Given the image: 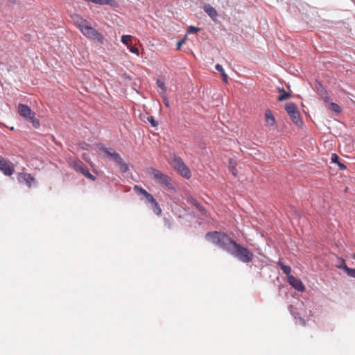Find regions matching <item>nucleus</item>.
Returning a JSON list of instances; mask_svg holds the SVG:
<instances>
[{
    "instance_id": "nucleus-1",
    "label": "nucleus",
    "mask_w": 355,
    "mask_h": 355,
    "mask_svg": "<svg viewBox=\"0 0 355 355\" xmlns=\"http://www.w3.org/2000/svg\"><path fill=\"white\" fill-rule=\"evenodd\" d=\"M207 237L218 247L237 258L243 263H249L253 259V253L248 248L236 243L227 234L218 232H208Z\"/></svg>"
},
{
    "instance_id": "nucleus-2",
    "label": "nucleus",
    "mask_w": 355,
    "mask_h": 355,
    "mask_svg": "<svg viewBox=\"0 0 355 355\" xmlns=\"http://www.w3.org/2000/svg\"><path fill=\"white\" fill-rule=\"evenodd\" d=\"M71 19L76 26L86 37L97 41L99 44L104 43V37L97 30L92 27L89 22L79 15H73Z\"/></svg>"
},
{
    "instance_id": "nucleus-3",
    "label": "nucleus",
    "mask_w": 355,
    "mask_h": 355,
    "mask_svg": "<svg viewBox=\"0 0 355 355\" xmlns=\"http://www.w3.org/2000/svg\"><path fill=\"white\" fill-rule=\"evenodd\" d=\"M148 174L152 179L156 181L157 183L164 185L168 189L175 190V186L172 178L163 173L159 170L150 168L148 169Z\"/></svg>"
},
{
    "instance_id": "nucleus-4",
    "label": "nucleus",
    "mask_w": 355,
    "mask_h": 355,
    "mask_svg": "<svg viewBox=\"0 0 355 355\" xmlns=\"http://www.w3.org/2000/svg\"><path fill=\"white\" fill-rule=\"evenodd\" d=\"M18 112L21 116L32 123L34 128H39L40 121L35 118V113L33 112L28 105L21 103L19 104Z\"/></svg>"
},
{
    "instance_id": "nucleus-5",
    "label": "nucleus",
    "mask_w": 355,
    "mask_h": 355,
    "mask_svg": "<svg viewBox=\"0 0 355 355\" xmlns=\"http://www.w3.org/2000/svg\"><path fill=\"white\" fill-rule=\"evenodd\" d=\"M172 164L174 168L182 177L189 179L191 177V172L189 168L184 163L182 159L178 156L173 155Z\"/></svg>"
},
{
    "instance_id": "nucleus-6",
    "label": "nucleus",
    "mask_w": 355,
    "mask_h": 355,
    "mask_svg": "<svg viewBox=\"0 0 355 355\" xmlns=\"http://www.w3.org/2000/svg\"><path fill=\"white\" fill-rule=\"evenodd\" d=\"M285 109L294 123L299 126L302 124V121L300 118V112L294 103H286L285 105Z\"/></svg>"
},
{
    "instance_id": "nucleus-7",
    "label": "nucleus",
    "mask_w": 355,
    "mask_h": 355,
    "mask_svg": "<svg viewBox=\"0 0 355 355\" xmlns=\"http://www.w3.org/2000/svg\"><path fill=\"white\" fill-rule=\"evenodd\" d=\"M0 171L5 175L10 176L15 172V166L10 161L2 157L0 159Z\"/></svg>"
},
{
    "instance_id": "nucleus-8",
    "label": "nucleus",
    "mask_w": 355,
    "mask_h": 355,
    "mask_svg": "<svg viewBox=\"0 0 355 355\" xmlns=\"http://www.w3.org/2000/svg\"><path fill=\"white\" fill-rule=\"evenodd\" d=\"M73 167L76 171L81 173L85 177L92 180L95 179L94 176L89 173L87 168L85 167V166L81 161H74L73 163Z\"/></svg>"
},
{
    "instance_id": "nucleus-9",
    "label": "nucleus",
    "mask_w": 355,
    "mask_h": 355,
    "mask_svg": "<svg viewBox=\"0 0 355 355\" xmlns=\"http://www.w3.org/2000/svg\"><path fill=\"white\" fill-rule=\"evenodd\" d=\"M287 279L289 284L297 291L304 292L305 291V286L300 279L293 275H289Z\"/></svg>"
},
{
    "instance_id": "nucleus-10",
    "label": "nucleus",
    "mask_w": 355,
    "mask_h": 355,
    "mask_svg": "<svg viewBox=\"0 0 355 355\" xmlns=\"http://www.w3.org/2000/svg\"><path fill=\"white\" fill-rule=\"evenodd\" d=\"M19 182L25 183L28 187L32 186V183L35 182V179L30 173H21L18 175Z\"/></svg>"
},
{
    "instance_id": "nucleus-11",
    "label": "nucleus",
    "mask_w": 355,
    "mask_h": 355,
    "mask_svg": "<svg viewBox=\"0 0 355 355\" xmlns=\"http://www.w3.org/2000/svg\"><path fill=\"white\" fill-rule=\"evenodd\" d=\"M203 10L214 21H216L218 17V12L213 6L209 3H205L203 6Z\"/></svg>"
},
{
    "instance_id": "nucleus-12",
    "label": "nucleus",
    "mask_w": 355,
    "mask_h": 355,
    "mask_svg": "<svg viewBox=\"0 0 355 355\" xmlns=\"http://www.w3.org/2000/svg\"><path fill=\"white\" fill-rule=\"evenodd\" d=\"M101 150L104 152L108 157H111L115 162H121V156L119 153H116L113 149H108L102 147Z\"/></svg>"
},
{
    "instance_id": "nucleus-13",
    "label": "nucleus",
    "mask_w": 355,
    "mask_h": 355,
    "mask_svg": "<svg viewBox=\"0 0 355 355\" xmlns=\"http://www.w3.org/2000/svg\"><path fill=\"white\" fill-rule=\"evenodd\" d=\"M265 120L267 125L270 127H275L276 125L275 118L270 110H267L265 112Z\"/></svg>"
},
{
    "instance_id": "nucleus-14",
    "label": "nucleus",
    "mask_w": 355,
    "mask_h": 355,
    "mask_svg": "<svg viewBox=\"0 0 355 355\" xmlns=\"http://www.w3.org/2000/svg\"><path fill=\"white\" fill-rule=\"evenodd\" d=\"M278 91L281 93L277 98L278 101H283L291 97V94L289 92H286L284 89L278 88Z\"/></svg>"
},
{
    "instance_id": "nucleus-15",
    "label": "nucleus",
    "mask_w": 355,
    "mask_h": 355,
    "mask_svg": "<svg viewBox=\"0 0 355 355\" xmlns=\"http://www.w3.org/2000/svg\"><path fill=\"white\" fill-rule=\"evenodd\" d=\"M215 69L219 71L221 74V76H222V80L224 83H227V81H228V76L225 73L223 67L219 64H217L215 67Z\"/></svg>"
},
{
    "instance_id": "nucleus-16",
    "label": "nucleus",
    "mask_w": 355,
    "mask_h": 355,
    "mask_svg": "<svg viewBox=\"0 0 355 355\" xmlns=\"http://www.w3.org/2000/svg\"><path fill=\"white\" fill-rule=\"evenodd\" d=\"M187 201L198 208L202 213H204L205 209L200 205V203L194 199L192 196L188 198Z\"/></svg>"
},
{
    "instance_id": "nucleus-17",
    "label": "nucleus",
    "mask_w": 355,
    "mask_h": 355,
    "mask_svg": "<svg viewBox=\"0 0 355 355\" xmlns=\"http://www.w3.org/2000/svg\"><path fill=\"white\" fill-rule=\"evenodd\" d=\"M279 266H280L281 269L287 275V277L289 275H291V268L289 266L284 265L281 261L278 262Z\"/></svg>"
},
{
    "instance_id": "nucleus-18",
    "label": "nucleus",
    "mask_w": 355,
    "mask_h": 355,
    "mask_svg": "<svg viewBox=\"0 0 355 355\" xmlns=\"http://www.w3.org/2000/svg\"><path fill=\"white\" fill-rule=\"evenodd\" d=\"M151 205H152V209H153V212L157 216L161 215L162 209L160 208L157 200H155L154 202H152Z\"/></svg>"
},
{
    "instance_id": "nucleus-19",
    "label": "nucleus",
    "mask_w": 355,
    "mask_h": 355,
    "mask_svg": "<svg viewBox=\"0 0 355 355\" xmlns=\"http://www.w3.org/2000/svg\"><path fill=\"white\" fill-rule=\"evenodd\" d=\"M236 162H234L232 159H230V163H229V169H230V171L232 173V174L234 176H236L237 175V170H236Z\"/></svg>"
},
{
    "instance_id": "nucleus-20",
    "label": "nucleus",
    "mask_w": 355,
    "mask_h": 355,
    "mask_svg": "<svg viewBox=\"0 0 355 355\" xmlns=\"http://www.w3.org/2000/svg\"><path fill=\"white\" fill-rule=\"evenodd\" d=\"M342 268L345 271V272L347 274V275L355 278V268H350L347 267L345 263Z\"/></svg>"
},
{
    "instance_id": "nucleus-21",
    "label": "nucleus",
    "mask_w": 355,
    "mask_h": 355,
    "mask_svg": "<svg viewBox=\"0 0 355 355\" xmlns=\"http://www.w3.org/2000/svg\"><path fill=\"white\" fill-rule=\"evenodd\" d=\"M133 189L137 194L142 195L144 196L147 193V191L144 189L141 188L138 185H135Z\"/></svg>"
},
{
    "instance_id": "nucleus-22",
    "label": "nucleus",
    "mask_w": 355,
    "mask_h": 355,
    "mask_svg": "<svg viewBox=\"0 0 355 355\" xmlns=\"http://www.w3.org/2000/svg\"><path fill=\"white\" fill-rule=\"evenodd\" d=\"M116 163L119 164L120 169L123 173H125L128 171V170L129 168L128 166V164H126L125 163H124L123 162V159L121 157V162H116Z\"/></svg>"
},
{
    "instance_id": "nucleus-23",
    "label": "nucleus",
    "mask_w": 355,
    "mask_h": 355,
    "mask_svg": "<svg viewBox=\"0 0 355 355\" xmlns=\"http://www.w3.org/2000/svg\"><path fill=\"white\" fill-rule=\"evenodd\" d=\"M157 85L162 90L163 93H166V88L165 87V83L163 80L157 79Z\"/></svg>"
},
{
    "instance_id": "nucleus-24",
    "label": "nucleus",
    "mask_w": 355,
    "mask_h": 355,
    "mask_svg": "<svg viewBox=\"0 0 355 355\" xmlns=\"http://www.w3.org/2000/svg\"><path fill=\"white\" fill-rule=\"evenodd\" d=\"M330 107H331V109L334 111L336 113H340L342 111V109L341 107H340L339 105H338L337 103H331L330 104Z\"/></svg>"
},
{
    "instance_id": "nucleus-25",
    "label": "nucleus",
    "mask_w": 355,
    "mask_h": 355,
    "mask_svg": "<svg viewBox=\"0 0 355 355\" xmlns=\"http://www.w3.org/2000/svg\"><path fill=\"white\" fill-rule=\"evenodd\" d=\"M132 37L129 35H124L121 37V42L124 44H128L130 42L132 41Z\"/></svg>"
},
{
    "instance_id": "nucleus-26",
    "label": "nucleus",
    "mask_w": 355,
    "mask_h": 355,
    "mask_svg": "<svg viewBox=\"0 0 355 355\" xmlns=\"http://www.w3.org/2000/svg\"><path fill=\"white\" fill-rule=\"evenodd\" d=\"M146 201L149 203H152V202H154L156 200L155 198L150 194L148 192H147L145 196H144Z\"/></svg>"
},
{
    "instance_id": "nucleus-27",
    "label": "nucleus",
    "mask_w": 355,
    "mask_h": 355,
    "mask_svg": "<svg viewBox=\"0 0 355 355\" xmlns=\"http://www.w3.org/2000/svg\"><path fill=\"white\" fill-rule=\"evenodd\" d=\"M147 121L152 125L153 127H156L158 125V122L153 116H148Z\"/></svg>"
},
{
    "instance_id": "nucleus-28",
    "label": "nucleus",
    "mask_w": 355,
    "mask_h": 355,
    "mask_svg": "<svg viewBox=\"0 0 355 355\" xmlns=\"http://www.w3.org/2000/svg\"><path fill=\"white\" fill-rule=\"evenodd\" d=\"M128 48L129 49V50L132 53H135L137 55H139V49L137 47H136L135 46H128Z\"/></svg>"
},
{
    "instance_id": "nucleus-29",
    "label": "nucleus",
    "mask_w": 355,
    "mask_h": 355,
    "mask_svg": "<svg viewBox=\"0 0 355 355\" xmlns=\"http://www.w3.org/2000/svg\"><path fill=\"white\" fill-rule=\"evenodd\" d=\"M331 160L332 162L336 163L337 164H338V162H340L339 157L336 153H333L331 155Z\"/></svg>"
},
{
    "instance_id": "nucleus-30",
    "label": "nucleus",
    "mask_w": 355,
    "mask_h": 355,
    "mask_svg": "<svg viewBox=\"0 0 355 355\" xmlns=\"http://www.w3.org/2000/svg\"><path fill=\"white\" fill-rule=\"evenodd\" d=\"M200 31V28H196L195 26H190L189 27V30H188V33H197Z\"/></svg>"
},
{
    "instance_id": "nucleus-31",
    "label": "nucleus",
    "mask_w": 355,
    "mask_h": 355,
    "mask_svg": "<svg viewBox=\"0 0 355 355\" xmlns=\"http://www.w3.org/2000/svg\"><path fill=\"white\" fill-rule=\"evenodd\" d=\"M164 220L165 225L168 228H171V226H172V224H171V221L168 218H164Z\"/></svg>"
},
{
    "instance_id": "nucleus-32",
    "label": "nucleus",
    "mask_w": 355,
    "mask_h": 355,
    "mask_svg": "<svg viewBox=\"0 0 355 355\" xmlns=\"http://www.w3.org/2000/svg\"><path fill=\"white\" fill-rule=\"evenodd\" d=\"M110 0H98V3L99 5L108 4Z\"/></svg>"
},
{
    "instance_id": "nucleus-33",
    "label": "nucleus",
    "mask_w": 355,
    "mask_h": 355,
    "mask_svg": "<svg viewBox=\"0 0 355 355\" xmlns=\"http://www.w3.org/2000/svg\"><path fill=\"white\" fill-rule=\"evenodd\" d=\"M338 166L340 170H345L347 168V166L341 162H338Z\"/></svg>"
},
{
    "instance_id": "nucleus-34",
    "label": "nucleus",
    "mask_w": 355,
    "mask_h": 355,
    "mask_svg": "<svg viewBox=\"0 0 355 355\" xmlns=\"http://www.w3.org/2000/svg\"><path fill=\"white\" fill-rule=\"evenodd\" d=\"M184 43V40H180L177 44V49L180 50L182 45Z\"/></svg>"
},
{
    "instance_id": "nucleus-35",
    "label": "nucleus",
    "mask_w": 355,
    "mask_h": 355,
    "mask_svg": "<svg viewBox=\"0 0 355 355\" xmlns=\"http://www.w3.org/2000/svg\"><path fill=\"white\" fill-rule=\"evenodd\" d=\"M164 104H165V105L166 107H169V102H168V101L166 98H164Z\"/></svg>"
},
{
    "instance_id": "nucleus-36",
    "label": "nucleus",
    "mask_w": 355,
    "mask_h": 355,
    "mask_svg": "<svg viewBox=\"0 0 355 355\" xmlns=\"http://www.w3.org/2000/svg\"><path fill=\"white\" fill-rule=\"evenodd\" d=\"M87 1H91V2H93V3H98V0H88Z\"/></svg>"
},
{
    "instance_id": "nucleus-37",
    "label": "nucleus",
    "mask_w": 355,
    "mask_h": 355,
    "mask_svg": "<svg viewBox=\"0 0 355 355\" xmlns=\"http://www.w3.org/2000/svg\"><path fill=\"white\" fill-rule=\"evenodd\" d=\"M329 96H327L324 98V101H325V102H328V101H329Z\"/></svg>"
},
{
    "instance_id": "nucleus-38",
    "label": "nucleus",
    "mask_w": 355,
    "mask_h": 355,
    "mask_svg": "<svg viewBox=\"0 0 355 355\" xmlns=\"http://www.w3.org/2000/svg\"><path fill=\"white\" fill-rule=\"evenodd\" d=\"M302 324H305V321L304 320H302Z\"/></svg>"
},
{
    "instance_id": "nucleus-39",
    "label": "nucleus",
    "mask_w": 355,
    "mask_h": 355,
    "mask_svg": "<svg viewBox=\"0 0 355 355\" xmlns=\"http://www.w3.org/2000/svg\"><path fill=\"white\" fill-rule=\"evenodd\" d=\"M353 258L355 259V253L353 254Z\"/></svg>"
},
{
    "instance_id": "nucleus-40",
    "label": "nucleus",
    "mask_w": 355,
    "mask_h": 355,
    "mask_svg": "<svg viewBox=\"0 0 355 355\" xmlns=\"http://www.w3.org/2000/svg\"><path fill=\"white\" fill-rule=\"evenodd\" d=\"M3 157L0 155V159L2 158Z\"/></svg>"
}]
</instances>
